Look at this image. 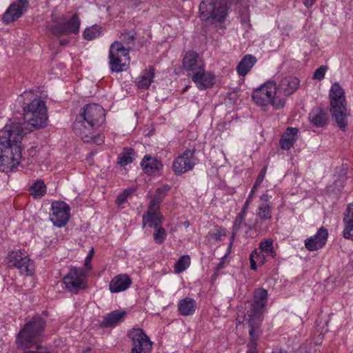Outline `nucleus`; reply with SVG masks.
Here are the masks:
<instances>
[{
    "instance_id": "obj_39",
    "label": "nucleus",
    "mask_w": 353,
    "mask_h": 353,
    "mask_svg": "<svg viewBox=\"0 0 353 353\" xmlns=\"http://www.w3.org/2000/svg\"><path fill=\"white\" fill-rule=\"evenodd\" d=\"M190 264V258L188 255H183L174 265L175 272L180 273L187 269Z\"/></svg>"
},
{
    "instance_id": "obj_6",
    "label": "nucleus",
    "mask_w": 353,
    "mask_h": 353,
    "mask_svg": "<svg viewBox=\"0 0 353 353\" xmlns=\"http://www.w3.org/2000/svg\"><path fill=\"white\" fill-rule=\"evenodd\" d=\"M105 121V110L102 106L93 103L87 105L83 111L77 117L73 128L76 133L86 130L88 124L92 129L101 125Z\"/></svg>"
},
{
    "instance_id": "obj_19",
    "label": "nucleus",
    "mask_w": 353,
    "mask_h": 353,
    "mask_svg": "<svg viewBox=\"0 0 353 353\" xmlns=\"http://www.w3.org/2000/svg\"><path fill=\"white\" fill-rule=\"evenodd\" d=\"M214 79V75L210 72H205L204 68L194 72L192 77V80L201 90L210 88L213 85Z\"/></svg>"
},
{
    "instance_id": "obj_52",
    "label": "nucleus",
    "mask_w": 353,
    "mask_h": 353,
    "mask_svg": "<svg viewBox=\"0 0 353 353\" xmlns=\"http://www.w3.org/2000/svg\"><path fill=\"white\" fill-rule=\"evenodd\" d=\"M250 268L252 270H256L257 268V262L255 261V259L253 258V256L250 255Z\"/></svg>"
},
{
    "instance_id": "obj_46",
    "label": "nucleus",
    "mask_w": 353,
    "mask_h": 353,
    "mask_svg": "<svg viewBox=\"0 0 353 353\" xmlns=\"http://www.w3.org/2000/svg\"><path fill=\"white\" fill-rule=\"evenodd\" d=\"M130 194V191L128 190H123L121 193H120L116 200V203L119 205H122L124 203L129 195Z\"/></svg>"
},
{
    "instance_id": "obj_8",
    "label": "nucleus",
    "mask_w": 353,
    "mask_h": 353,
    "mask_svg": "<svg viewBox=\"0 0 353 353\" xmlns=\"http://www.w3.org/2000/svg\"><path fill=\"white\" fill-rule=\"evenodd\" d=\"M201 19L210 23L223 22L228 14L224 0H203L199 6Z\"/></svg>"
},
{
    "instance_id": "obj_28",
    "label": "nucleus",
    "mask_w": 353,
    "mask_h": 353,
    "mask_svg": "<svg viewBox=\"0 0 353 353\" xmlns=\"http://www.w3.org/2000/svg\"><path fill=\"white\" fill-rule=\"evenodd\" d=\"M196 308V303L194 299L185 297L181 300L178 304L179 313L183 316H189L192 314Z\"/></svg>"
},
{
    "instance_id": "obj_7",
    "label": "nucleus",
    "mask_w": 353,
    "mask_h": 353,
    "mask_svg": "<svg viewBox=\"0 0 353 353\" xmlns=\"http://www.w3.org/2000/svg\"><path fill=\"white\" fill-rule=\"evenodd\" d=\"M277 86L274 81H269L256 89L252 94L253 101L259 105L271 104L276 110L284 107L285 99L276 96Z\"/></svg>"
},
{
    "instance_id": "obj_48",
    "label": "nucleus",
    "mask_w": 353,
    "mask_h": 353,
    "mask_svg": "<svg viewBox=\"0 0 353 353\" xmlns=\"http://www.w3.org/2000/svg\"><path fill=\"white\" fill-rule=\"evenodd\" d=\"M343 220L353 221V203L348 205Z\"/></svg>"
},
{
    "instance_id": "obj_17",
    "label": "nucleus",
    "mask_w": 353,
    "mask_h": 353,
    "mask_svg": "<svg viewBox=\"0 0 353 353\" xmlns=\"http://www.w3.org/2000/svg\"><path fill=\"white\" fill-rule=\"evenodd\" d=\"M183 68L187 71H192L194 73L203 70L205 65L197 52L188 51L183 59Z\"/></svg>"
},
{
    "instance_id": "obj_45",
    "label": "nucleus",
    "mask_w": 353,
    "mask_h": 353,
    "mask_svg": "<svg viewBox=\"0 0 353 353\" xmlns=\"http://www.w3.org/2000/svg\"><path fill=\"white\" fill-rule=\"evenodd\" d=\"M250 254L259 264L263 265L265 263V256L262 251L256 249Z\"/></svg>"
},
{
    "instance_id": "obj_21",
    "label": "nucleus",
    "mask_w": 353,
    "mask_h": 353,
    "mask_svg": "<svg viewBox=\"0 0 353 353\" xmlns=\"http://www.w3.org/2000/svg\"><path fill=\"white\" fill-rule=\"evenodd\" d=\"M132 280L127 274L115 276L110 281L109 289L112 293H117L127 290L131 285Z\"/></svg>"
},
{
    "instance_id": "obj_49",
    "label": "nucleus",
    "mask_w": 353,
    "mask_h": 353,
    "mask_svg": "<svg viewBox=\"0 0 353 353\" xmlns=\"http://www.w3.org/2000/svg\"><path fill=\"white\" fill-rule=\"evenodd\" d=\"M254 192H255V190L252 189L251 192L250 193V194H249L246 201L245 202V203L243 205V208L241 210V212L246 213V211H247V210L248 208V206H249L250 203L252 201V199L253 195L254 194Z\"/></svg>"
},
{
    "instance_id": "obj_31",
    "label": "nucleus",
    "mask_w": 353,
    "mask_h": 353,
    "mask_svg": "<svg viewBox=\"0 0 353 353\" xmlns=\"http://www.w3.org/2000/svg\"><path fill=\"white\" fill-rule=\"evenodd\" d=\"M170 190V186L168 185H163L156 190L155 194L152 199L150 201L148 206L160 208V203L163 201V199L168 194Z\"/></svg>"
},
{
    "instance_id": "obj_16",
    "label": "nucleus",
    "mask_w": 353,
    "mask_h": 353,
    "mask_svg": "<svg viewBox=\"0 0 353 353\" xmlns=\"http://www.w3.org/2000/svg\"><path fill=\"white\" fill-rule=\"evenodd\" d=\"M327 237V230L321 227L316 234L305 240V246L309 251L318 250L325 245Z\"/></svg>"
},
{
    "instance_id": "obj_25",
    "label": "nucleus",
    "mask_w": 353,
    "mask_h": 353,
    "mask_svg": "<svg viewBox=\"0 0 353 353\" xmlns=\"http://www.w3.org/2000/svg\"><path fill=\"white\" fill-rule=\"evenodd\" d=\"M298 132L297 128L288 127L281 137L279 141L281 148L286 150L290 149L297 139Z\"/></svg>"
},
{
    "instance_id": "obj_27",
    "label": "nucleus",
    "mask_w": 353,
    "mask_h": 353,
    "mask_svg": "<svg viewBox=\"0 0 353 353\" xmlns=\"http://www.w3.org/2000/svg\"><path fill=\"white\" fill-rule=\"evenodd\" d=\"M256 59L251 54L245 55L236 66V71L241 76H245L256 63Z\"/></svg>"
},
{
    "instance_id": "obj_3",
    "label": "nucleus",
    "mask_w": 353,
    "mask_h": 353,
    "mask_svg": "<svg viewBox=\"0 0 353 353\" xmlns=\"http://www.w3.org/2000/svg\"><path fill=\"white\" fill-rule=\"evenodd\" d=\"M45 327V321L40 316H34L18 333L16 339L18 347L28 349L39 343Z\"/></svg>"
},
{
    "instance_id": "obj_38",
    "label": "nucleus",
    "mask_w": 353,
    "mask_h": 353,
    "mask_svg": "<svg viewBox=\"0 0 353 353\" xmlns=\"http://www.w3.org/2000/svg\"><path fill=\"white\" fill-rule=\"evenodd\" d=\"M260 251L265 252L267 254H270L272 257L276 256L275 250L273 248V241L272 239H265L261 241L259 244Z\"/></svg>"
},
{
    "instance_id": "obj_54",
    "label": "nucleus",
    "mask_w": 353,
    "mask_h": 353,
    "mask_svg": "<svg viewBox=\"0 0 353 353\" xmlns=\"http://www.w3.org/2000/svg\"><path fill=\"white\" fill-rule=\"evenodd\" d=\"M28 153H29V155L30 156H34L36 154V148L35 147H31L29 150H28Z\"/></svg>"
},
{
    "instance_id": "obj_35",
    "label": "nucleus",
    "mask_w": 353,
    "mask_h": 353,
    "mask_svg": "<svg viewBox=\"0 0 353 353\" xmlns=\"http://www.w3.org/2000/svg\"><path fill=\"white\" fill-rule=\"evenodd\" d=\"M134 150L131 148H124L123 152L120 154L118 159V164L121 166L127 165L133 161Z\"/></svg>"
},
{
    "instance_id": "obj_53",
    "label": "nucleus",
    "mask_w": 353,
    "mask_h": 353,
    "mask_svg": "<svg viewBox=\"0 0 353 353\" xmlns=\"http://www.w3.org/2000/svg\"><path fill=\"white\" fill-rule=\"evenodd\" d=\"M316 1V0H303V3L307 8H310L314 4Z\"/></svg>"
},
{
    "instance_id": "obj_12",
    "label": "nucleus",
    "mask_w": 353,
    "mask_h": 353,
    "mask_svg": "<svg viewBox=\"0 0 353 353\" xmlns=\"http://www.w3.org/2000/svg\"><path fill=\"white\" fill-rule=\"evenodd\" d=\"M85 276V272L82 268H72L70 272L63 277V283L66 289L73 294L85 288L83 279Z\"/></svg>"
},
{
    "instance_id": "obj_43",
    "label": "nucleus",
    "mask_w": 353,
    "mask_h": 353,
    "mask_svg": "<svg viewBox=\"0 0 353 353\" xmlns=\"http://www.w3.org/2000/svg\"><path fill=\"white\" fill-rule=\"evenodd\" d=\"M345 228L343 230V236L345 239L353 240V221L343 220Z\"/></svg>"
},
{
    "instance_id": "obj_10",
    "label": "nucleus",
    "mask_w": 353,
    "mask_h": 353,
    "mask_svg": "<svg viewBox=\"0 0 353 353\" xmlns=\"http://www.w3.org/2000/svg\"><path fill=\"white\" fill-rule=\"evenodd\" d=\"M132 341L131 353H151L153 343L142 329H133L128 333Z\"/></svg>"
},
{
    "instance_id": "obj_20",
    "label": "nucleus",
    "mask_w": 353,
    "mask_h": 353,
    "mask_svg": "<svg viewBox=\"0 0 353 353\" xmlns=\"http://www.w3.org/2000/svg\"><path fill=\"white\" fill-rule=\"evenodd\" d=\"M300 81L294 76H288L283 78L277 89L280 93L285 96L293 94L299 88Z\"/></svg>"
},
{
    "instance_id": "obj_47",
    "label": "nucleus",
    "mask_w": 353,
    "mask_h": 353,
    "mask_svg": "<svg viewBox=\"0 0 353 353\" xmlns=\"http://www.w3.org/2000/svg\"><path fill=\"white\" fill-rule=\"evenodd\" d=\"M266 171H267V168L266 167H264L261 170L260 173L257 176V178H256V181L254 182V185L252 187V189L256 190L260 185V184L262 183V181L264 179Z\"/></svg>"
},
{
    "instance_id": "obj_15",
    "label": "nucleus",
    "mask_w": 353,
    "mask_h": 353,
    "mask_svg": "<svg viewBox=\"0 0 353 353\" xmlns=\"http://www.w3.org/2000/svg\"><path fill=\"white\" fill-rule=\"evenodd\" d=\"M28 3V0H17L11 3L3 15V21L8 24L17 20L26 11Z\"/></svg>"
},
{
    "instance_id": "obj_18",
    "label": "nucleus",
    "mask_w": 353,
    "mask_h": 353,
    "mask_svg": "<svg viewBox=\"0 0 353 353\" xmlns=\"http://www.w3.org/2000/svg\"><path fill=\"white\" fill-rule=\"evenodd\" d=\"M159 209H156V208L148 207L147 211L143 214L142 217L143 228L146 224H148V227L154 228L162 225L164 217L161 213L159 212Z\"/></svg>"
},
{
    "instance_id": "obj_37",
    "label": "nucleus",
    "mask_w": 353,
    "mask_h": 353,
    "mask_svg": "<svg viewBox=\"0 0 353 353\" xmlns=\"http://www.w3.org/2000/svg\"><path fill=\"white\" fill-rule=\"evenodd\" d=\"M78 133L80 134L81 137V139L85 143H90L93 141L97 145H101L103 142V139L100 134L98 135H88L86 133V130L78 131Z\"/></svg>"
},
{
    "instance_id": "obj_36",
    "label": "nucleus",
    "mask_w": 353,
    "mask_h": 353,
    "mask_svg": "<svg viewBox=\"0 0 353 353\" xmlns=\"http://www.w3.org/2000/svg\"><path fill=\"white\" fill-rule=\"evenodd\" d=\"M245 214V212H243L241 211V212H239L236 217V219L234 222V225H233V228H232V236H231V240H230V242L229 244V247H231L232 245L235 236L236 235L239 230L240 229V228L242 225Z\"/></svg>"
},
{
    "instance_id": "obj_13",
    "label": "nucleus",
    "mask_w": 353,
    "mask_h": 353,
    "mask_svg": "<svg viewBox=\"0 0 353 353\" xmlns=\"http://www.w3.org/2000/svg\"><path fill=\"white\" fill-rule=\"evenodd\" d=\"M50 219L55 226L61 228L68 221L70 208L64 201H54L51 207Z\"/></svg>"
},
{
    "instance_id": "obj_40",
    "label": "nucleus",
    "mask_w": 353,
    "mask_h": 353,
    "mask_svg": "<svg viewBox=\"0 0 353 353\" xmlns=\"http://www.w3.org/2000/svg\"><path fill=\"white\" fill-rule=\"evenodd\" d=\"M256 215L263 220L272 218V208L268 204L261 205L259 207Z\"/></svg>"
},
{
    "instance_id": "obj_41",
    "label": "nucleus",
    "mask_w": 353,
    "mask_h": 353,
    "mask_svg": "<svg viewBox=\"0 0 353 353\" xmlns=\"http://www.w3.org/2000/svg\"><path fill=\"white\" fill-rule=\"evenodd\" d=\"M167 237V232L165 228L161 226L156 228L153 234L154 241L157 244H162Z\"/></svg>"
},
{
    "instance_id": "obj_26",
    "label": "nucleus",
    "mask_w": 353,
    "mask_h": 353,
    "mask_svg": "<svg viewBox=\"0 0 353 353\" xmlns=\"http://www.w3.org/2000/svg\"><path fill=\"white\" fill-rule=\"evenodd\" d=\"M110 69L113 72H120L126 70L128 68L130 57L123 56L120 57H108Z\"/></svg>"
},
{
    "instance_id": "obj_11",
    "label": "nucleus",
    "mask_w": 353,
    "mask_h": 353,
    "mask_svg": "<svg viewBox=\"0 0 353 353\" xmlns=\"http://www.w3.org/2000/svg\"><path fill=\"white\" fill-rule=\"evenodd\" d=\"M195 152L194 148L187 149L174 159L172 168L176 175L183 174L194 168L196 165Z\"/></svg>"
},
{
    "instance_id": "obj_9",
    "label": "nucleus",
    "mask_w": 353,
    "mask_h": 353,
    "mask_svg": "<svg viewBox=\"0 0 353 353\" xmlns=\"http://www.w3.org/2000/svg\"><path fill=\"white\" fill-rule=\"evenodd\" d=\"M10 266L17 268L21 274L32 276L34 272V265L26 252L21 250L10 252L6 257Z\"/></svg>"
},
{
    "instance_id": "obj_32",
    "label": "nucleus",
    "mask_w": 353,
    "mask_h": 353,
    "mask_svg": "<svg viewBox=\"0 0 353 353\" xmlns=\"http://www.w3.org/2000/svg\"><path fill=\"white\" fill-rule=\"evenodd\" d=\"M136 32L134 30H123L121 33L120 39L119 43H121L125 49L129 52L132 50L135 46Z\"/></svg>"
},
{
    "instance_id": "obj_1",
    "label": "nucleus",
    "mask_w": 353,
    "mask_h": 353,
    "mask_svg": "<svg viewBox=\"0 0 353 353\" xmlns=\"http://www.w3.org/2000/svg\"><path fill=\"white\" fill-rule=\"evenodd\" d=\"M20 122L6 125L0 130V171H13L21 159V141L24 129Z\"/></svg>"
},
{
    "instance_id": "obj_23",
    "label": "nucleus",
    "mask_w": 353,
    "mask_h": 353,
    "mask_svg": "<svg viewBox=\"0 0 353 353\" xmlns=\"http://www.w3.org/2000/svg\"><path fill=\"white\" fill-rule=\"evenodd\" d=\"M309 120L316 128H323L327 125L328 114L321 108H313L308 116Z\"/></svg>"
},
{
    "instance_id": "obj_4",
    "label": "nucleus",
    "mask_w": 353,
    "mask_h": 353,
    "mask_svg": "<svg viewBox=\"0 0 353 353\" xmlns=\"http://www.w3.org/2000/svg\"><path fill=\"white\" fill-rule=\"evenodd\" d=\"M329 95L332 116L338 126L345 130L347 123L345 92L339 83H334L330 88Z\"/></svg>"
},
{
    "instance_id": "obj_42",
    "label": "nucleus",
    "mask_w": 353,
    "mask_h": 353,
    "mask_svg": "<svg viewBox=\"0 0 353 353\" xmlns=\"http://www.w3.org/2000/svg\"><path fill=\"white\" fill-rule=\"evenodd\" d=\"M101 29V28L97 26L86 28L83 32V37L86 40H92L100 35Z\"/></svg>"
},
{
    "instance_id": "obj_29",
    "label": "nucleus",
    "mask_w": 353,
    "mask_h": 353,
    "mask_svg": "<svg viewBox=\"0 0 353 353\" xmlns=\"http://www.w3.org/2000/svg\"><path fill=\"white\" fill-rule=\"evenodd\" d=\"M249 340L247 345L246 353H259L257 350L258 340L262 334V330L259 329L248 328Z\"/></svg>"
},
{
    "instance_id": "obj_33",
    "label": "nucleus",
    "mask_w": 353,
    "mask_h": 353,
    "mask_svg": "<svg viewBox=\"0 0 353 353\" xmlns=\"http://www.w3.org/2000/svg\"><path fill=\"white\" fill-rule=\"evenodd\" d=\"M129 52H130L124 48V46L121 43H119L118 41H116L110 46L108 57H120L123 56L130 57Z\"/></svg>"
},
{
    "instance_id": "obj_50",
    "label": "nucleus",
    "mask_w": 353,
    "mask_h": 353,
    "mask_svg": "<svg viewBox=\"0 0 353 353\" xmlns=\"http://www.w3.org/2000/svg\"><path fill=\"white\" fill-rule=\"evenodd\" d=\"M93 255H94V248H92V249L89 251V253H88L87 257L85 258V263H84V265L88 269H90L91 268V267L90 266V261L92 259Z\"/></svg>"
},
{
    "instance_id": "obj_24",
    "label": "nucleus",
    "mask_w": 353,
    "mask_h": 353,
    "mask_svg": "<svg viewBox=\"0 0 353 353\" xmlns=\"http://www.w3.org/2000/svg\"><path fill=\"white\" fill-rule=\"evenodd\" d=\"M141 165L145 173L148 175H152L159 172L163 168V164L160 161L149 155L143 157Z\"/></svg>"
},
{
    "instance_id": "obj_55",
    "label": "nucleus",
    "mask_w": 353,
    "mask_h": 353,
    "mask_svg": "<svg viewBox=\"0 0 353 353\" xmlns=\"http://www.w3.org/2000/svg\"><path fill=\"white\" fill-rule=\"evenodd\" d=\"M69 39H61L59 41V44L61 46H65L69 43Z\"/></svg>"
},
{
    "instance_id": "obj_44",
    "label": "nucleus",
    "mask_w": 353,
    "mask_h": 353,
    "mask_svg": "<svg viewBox=\"0 0 353 353\" xmlns=\"http://www.w3.org/2000/svg\"><path fill=\"white\" fill-rule=\"evenodd\" d=\"M327 70V66L321 65L320 66L314 73L313 79L317 80H322L325 74V72Z\"/></svg>"
},
{
    "instance_id": "obj_22",
    "label": "nucleus",
    "mask_w": 353,
    "mask_h": 353,
    "mask_svg": "<svg viewBox=\"0 0 353 353\" xmlns=\"http://www.w3.org/2000/svg\"><path fill=\"white\" fill-rule=\"evenodd\" d=\"M155 74V69L152 65H149L142 72V74L136 79L135 84L140 89L147 90L153 81Z\"/></svg>"
},
{
    "instance_id": "obj_30",
    "label": "nucleus",
    "mask_w": 353,
    "mask_h": 353,
    "mask_svg": "<svg viewBox=\"0 0 353 353\" xmlns=\"http://www.w3.org/2000/svg\"><path fill=\"white\" fill-rule=\"evenodd\" d=\"M126 315V312L114 310L103 317L101 325L103 327H111L121 321Z\"/></svg>"
},
{
    "instance_id": "obj_5",
    "label": "nucleus",
    "mask_w": 353,
    "mask_h": 353,
    "mask_svg": "<svg viewBox=\"0 0 353 353\" xmlns=\"http://www.w3.org/2000/svg\"><path fill=\"white\" fill-rule=\"evenodd\" d=\"M267 302L268 291L262 288L254 290L253 301L245 316V321L248 328L261 330L263 314Z\"/></svg>"
},
{
    "instance_id": "obj_56",
    "label": "nucleus",
    "mask_w": 353,
    "mask_h": 353,
    "mask_svg": "<svg viewBox=\"0 0 353 353\" xmlns=\"http://www.w3.org/2000/svg\"><path fill=\"white\" fill-rule=\"evenodd\" d=\"M52 20H53L54 21H55V19L54 18V15H53V14L52 15Z\"/></svg>"
},
{
    "instance_id": "obj_51",
    "label": "nucleus",
    "mask_w": 353,
    "mask_h": 353,
    "mask_svg": "<svg viewBox=\"0 0 353 353\" xmlns=\"http://www.w3.org/2000/svg\"><path fill=\"white\" fill-rule=\"evenodd\" d=\"M223 230H224L223 228H219V229L217 230L216 232H214L213 234H212L211 236H212V238L214 239H215L216 241H220L222 235H226L225 234H223L222 232V231Z\"/></svg>"
},
{
    "instance_id": "obj_14",
    "label": "nucleus",
    "mask_w": 353,
    "mask_h": 353,
    "mask_svg": "<svg viewBox=\"0 0 353 353\" xmlns=\"http://www.w3.org/2000/svg\"><path fill=\"white\" fill-rule=\"evenodd\" d=\"M80 26V20L77 14H74L67 22H57L50 27L52 34L56 37H61L70 34H77Z\"/></svg>"
},
{
    "instance_id": "obj_2",
    "label": "nucleus",
    "mask_w": 353,
    "mask_h": 353,
    "mask_svg": "<svg viewBox=\"0 0 353 353\" xmlns=\"http://www.w3.org/2000/svg\"><path fill=\"white\" fill-rule=\"evenodd\" d=\"M23 109L22 117L24 123H21L27 134L31 130L24 128L25 124L34 129L44 128L48 125V116L45 101L32 90L23 92L18 99Z\"/></svg>"
},
{
    "instance_id": "obj_34",
    "label": "nucleus",
    "mask_w": 353,
    "mask_h": 353,
    "mask_svg": "<svg viewBox=\"0 0 353 353\" xmlns=\"http://www.w3.org/2000/svg\"><path fill=\"white\" fill-rule=\"evenodd\" d=\"M29 193L34 198H41L46 193V185L42 180H37L29 188Z\"/></svg>"
}]
</instances>
